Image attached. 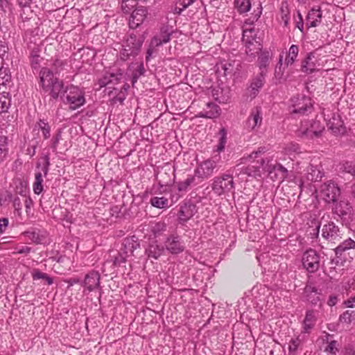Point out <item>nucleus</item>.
Wrapping results in <instances>:
<instances>
[{"mask_svg": "<svg viewBox=\"0 0 355 355\" xmlns=\"http://www.w3.org/2000/svg\"><path fill=\"white\" fill-rule=\"evenodd\" d=\"M39 85L42 92L48 94L53 99L56 100L61 94H64L69 109L75 110L85 103V93L78 87L73 85L64 89L62 80L53 76L52 71L47 67L41 69L39 73Z\"/></svg>", "mask_w": 355, "mask_h": 355, "instance_id": "obj_1", "label": "nucleus"}, {"mask_svg": "<svg viewBox=\"0 0 355 355\" xmlns=\"http://www.w3.org/2000/svg\"><path fill=\"white\" fill-rule=\"evenodd\" d=\"M144 40V33L130 31L123 40L122 49L119 55L120 59L126 61L130 57H136L139 53Z\"/></svg>", "mask_w": 355, "mask_h": 355, "instance_id": "obj_2", "label": "nucleus"}, {"mask_svg": "<svg viewBox=\"0 0 355 355\" xmlns=\"http://www.w3.org/2000/svg\"><path fill=\"white\" fill-rule=\"evenodd\" d=\"M242 42L245 47V53L248 60L252 61L261 51L262 44L258 40L254 28H246L243 30Z\"/></svg>", "mask_w": 355, "mask_h": 355, "instance_id": "obj_3", "label": "nucleus"}, {"mask_svg": "<svg viewBox=\"0 0 355 355\" xmlns=\"http://www.w3.org/2000/svg\"><path fill=\"white\" fill-rule=\"evenodd\" d=\"M234 189V178L230 174L223 173L213 180L211 189L218 196L232 192Z\"/></svg>", "mask_w": 355, "mask_h": 355, "instance_id": "obj_4", "label": "nucleus"}, {"mask_svg": "<svg viewBox=\"0 0 355 355\" xmlns=\"http://www.w3.org/2000/svg\"><path fill=\"white\" fill-rule=\"evenodd\" d=\"M312 108L311 100L305 95H297L291 99V112L304 115Z\"/></svg>", "mask_w": 355, "mask_h": 355, "instance_id": "obj_5", "label": "nucleus"}, {"mask_svg": "<svg viewBox=\"0 0 355 355\" xmlns=\"http://www.w3.org/2000/svg\"><path fill=\"white\" fill-rule=\"evenodd\" d=\"M216 166L217 163L216 161L212 159H207L198 164L194 170V173L196 176H197L198 180L202 182L205 179H208L213 175L214 171Z\"/></svg>", "mask_w": 355, "mask_h": 355, "instance_id": "obj_6", "label": "nucleus"}, {"mask_svg": "<svg viewBox=\"0 0 355 355\" xmlns=\"http://www.w3.org/2000/svg\"><path fill=\"white\" fill-rule=\"evenodd\" d=\"M302 261L309 272H315L320 268V257L315 250L309 249L304 253Z\"/></svg>", "mask_w": 355, "mask_h": 355, "instance_id": "obj_7", "label": "nucleus"}, {"mask_svg": "<svg viewBox=\"0 0 355 355\" xmlns=\"http://www.w3.org/2000/svg\"><path fill=\"white\" fill-rule=\"evenodd\" d=\"M269 162L268 158H261L260 160L257 161L256 165H250L243 168V173L252 177H261L265 172L269 173L272 168V165L269 164Z\"/></svg>", "mask_w": 355, "mask_h": 355, "instance_id": "obj_8", "label": "nucleus"}, {"mask_svg": "<svg viewBox=\"0 0 355 355\" xmlns=\"http://www.w3.org/2000/svg\"><path fill=\"white\" fill-rule=\"evenodd\" d=\"M340 194V189L334 182L329 181L321 185L320 196L327 203L335 202Z\"/></svg>", "mask_w": 355, "mask_h": 355, "instance_id": "obj_9", "label": "nucleus"}, {"mask_svg": "<svg viewBox=\"0 0 355 355\" xmlns=\"http://www.w3.org/2000/svg\"><path fill=\"white\" fill-rule=\"evenodd\" d=\"M164 247L172 254H178L184 250V242L178 234L168 235L164 241Z\"/></svg>", "mask_w": 355, "mask_h": 355, "instance_id": "obj_10", "label": "nucleus"}, {"mask_svg": "<svg viewBox=\"0 0 355 355\" xmlns=\"http://www.w3.org/2000/svg\"><path fill=\"white\" fill-rule=\"evenodd\" d=\"M324 128L319 121H313L305 122L304 125H302L299 132L302 136H304L309 139L319 137Z\"/></svg>", "mask_w": 355, "mask_h": 355, "instance_id": "obj_11", "label": "nucleus"}, {"mask_svg": "<svg viewBox=\"0 0 355 355\" xmlns=\"http://www.w3.org/2000/svg\"><path fill=\"white\" fill-rule=\"evenodd\" d=\"M100 280L101 275L99 272L92 270L85 275L84 280L81 282V286L89 292L94 291L96 289L101 290Z\"/></svg>", "mask_w": 355, "mask_h": 355, "instance_id": "obj_12", "label": "nucleus"}, {"mask_svg": "<svg viewBox=\"0 0 355 355\" xmlns=\"http://www.w3.org/2000/svg\"><path fill=\"white\" fill-rule=\"evenodd\" d=\"M148 15V10L144 6L137 7L131 13L129 19V27L132 31H135L141 24H143Z\"/></svg>", "mask_w": 355, "mask_h": 355, "instance_id": "obj_13", "label": "nucleus"}, {"mask_svg": "<svg viewBox=\"0 0 355 355\" xmlns=\"http://www.w3.org/2000/svg\"><path fill=\"white\" fill-rule=\"evenodd\" d=\"M327 126L335 135H343L346 132L344 123L338 114H332L327 123Z\"/></svg>", "mask_w": 355, "mask_h": 355, "instance_id": "obj_14", "label": "nucleus"}, {"mask_svg": "<svg viewBox=\"0 0 355 355\" xmlns=\"http://www.w3.org/2000/svg\"><path fill=\"white\" fill-rule=\"evenodd\" d=\"M322 235L325 239L334 243L341 238L339 227L333 222H329L323 226Z\"/></svg>", "mask_w": 355, "mask_h": 355, "instance_id": "obj_15", "label": "nucleus"}, {"mask_svg": "<svg viewBox=\"0 0 355 355\" xmlns=\"http://www.w3.org/2000/svg\"><path fill=\"white\" fill-rule=\"evenodd\" d=\"M352 207L347 200H340L333 208L334 214L343 219H349L352 215Z\"/></svg>", "mask_w": 355, "mask_h": 355, "instance_id": "obj_16", "label": "nucleus"}, {"mask_svg": "<svg viewBox=\"0 0 355 355\" xmlns=\"http://www.w3.org/2000/svg\"><path fill=\"white\" fill-rule=\"evenodd\" d=\"M164 252V247L157 241H150L145 249V254L148 259H158Z\"/></svg>", "mask_w": 355, "mask_h": 355, "instance_id": "obj_17", "label": "nucleus"}, {"mask_svg": "<svg viewBox=\"0 0 355 355\" xmlns=\"http://www.w3.org/2000/svg\"><path fill=\"white\" fill-rule=\"evenodd\" d=\"M196 212V206L193 203H184L180 207L178 218L180 223L188 221Z\"/></svg>", "mask_w": 355, "mask_h": 355, "instance_id": "obj_18", "label": "nucleus"}, {"mask_svg": "<svg viewBox=\"0 0 355 355\" xmlns=\"http://www.w3.org/2000/svg\"><path fill=\"white\" fill-rule=\"evenodd\" d=\"M140 248V243L138 242L135 236L127 237L123 239L122 243L121 251L126 256L132 254L133 252Z\"/></svg>", "mask_w": 355, "mask_h": 355, "instance_id": "obj_19", "label": "nucleus"}, {"mask_svg": "<svg viewBox=\"0 0 355 355\" xmlns=\"http://www.w3.org/2000/svg\"><path fill=\"white\" fill-rule=\"evenodd\" d=\"M172 31H170L167 26H163L160 29L159 34L152 38L153 45L159 46L163 44L168 43L171 40Z\"/></svg>", "mask_w": 355, "mask_h": 355, "instance_id": "obj_20", "label": "nucleus"}, {"mask_svg": "<svg viewBox=\"0 0 355 355\" xmlns=\"http://www.w3.org/2000/svg\"><path fill=\"white\" fill-rule=\"evenodd\" d=\"M220 109L216 104L209 102L207 103V109L199 112L198 117L206 119H214L220 115Z\"/></svg>", "mask_w": 355, "mask_h": 355, "instance_id": "obj_21", "label": "nucleus"}, {"mask_svg": "<svg viewBox=\"0 0 355 355\" xmlns=\"http://www.w3.org/2000/svg\"><path fill=\"white\" fill-rule=\"evenodd\" d=\"M269 176L273 180H284L288 176V170L281 164L276 163L272 165V170L269 171Z\"/></svg>", "mask_w": 355, "mask_h": 355, "instance_id": "obj_22", "label": "nucleus"}, {"mask_svg": "<svg viewBox=\"0 0 355 355\" xmlns=\"http://www.w3.org/2000/svg\"><path fill=\"white\" fill-rule=\"evenodd\" d=\"M306 300L312 304H316L320 301V293L312 284H306L304 289Z\"/></svg>", "mask_w": 355, "mask_h": 355, "instance_id": "obj_23", "label": "nucleus"}, {"mask_svg": "<svg viewBox=\"0 0 355 355\" xmlns=\"http://www.w3.org/2000/svg\"><path fill=\"white\" fill-rule=\"evenodd\" d=\"M262 122V112L260 107H256L252 110L250 116L248 119L247 124L248 128L254 129L257 126H260Z\"/></svg>", "mask_w": 355, "mask_h": 355, "instance_id": "obj_24", "label": "nucleus"}, {"mask_svg": "<svg viewBox=\"0 0 355 355\" xmlns=\"http://www.w3.org/2000/svg\"><path fill=\"white\" fill-rule=\"evenodd\" d=\"M201 182L198 180L196 174L189 175L187 178L183 181H180L177 183L178 190L180 192L187 191L189 187L191 186H196Z\"/></svg>", "mask_w": 355, "mask_h": 355, "instance_id": "obj_25", "label": "nucleus"}, {"mask_svg": "<svg viewBox=\"0 0 355 355\" xmlns=\"http://www.w3.org/2000/svg\"><path fill=\"white\" fill-rule=\"evenodd\" d=\"M265 76L266 72L264 70H262V71H261L259 74L252 80L250 89L251 93L253 94V97L257 94L259 90L263 87L265 81Z\"/></svg>", "mask_w": 355, "mask_h": 355, "instance_id": "obj_26", "label": "nucleus"}, {"mask_svg": "<svg viewBox=\"0 0 355 355\" xmlns=\"http://www.w3.org/2000/svg\"><path fill=\"white\" fill-rule=\"evenodd\" d=\"M315 58L314 53L310 52L302 62L301 70L306 73H311L315 71V63L312 61Z\"/></svg>", "mask_w": 355, "mask_h": 355, "instance_id": "obj_27", "label": "nucleus"}, {"mask_svg": "<svg viewBox=\"0 0 355 355\" xmlns=\"http://www.w3.org/2000/svg\"><path fill=\"white\" fill-rule=\"evenodd\" d=\"M213 96L219 103H227L231 98L230 92L228 88H218L214 89L213 91Z\"/></svg>", "mask_w": 355, "mask_h": 355, "instance_id": "obj_28", "label": "nucleus"}, {"mask_svg": "<svg viewBox=\"0 0 355 355\" xmlns=\"http://www.w3.org/2000/svg\"><path fill=\"white\" fill-rule=\"evenodd\" d=\"M324 173L320 170V166L311 164L307 169L306 178L311 182L320 181Z\"/></svg>", "mask_w": 355, "mask_h": 355, "instance_id": "obj_29", "label": "nucleus"}, {"mask_svg": "<svg viewBox=\"0 0 355 355\" xmlns=\"http://www.w3.org/2000/svg\"><path fill=\"white\" fill-rule=\"evenodd\" d=\"M316 316L313 310H309L306 312V315L303 321V328L305 332H309L311 329L316 322Z\"/></svg>", "mask_w": 355, "mask_h": 355, "instance_id": "obj_30", "label": "nucleus"}, {"mask_svg": "<svg viewBox=\"0 0 355 355\" xmlns=\"http://www.w3.org/2000/svg\"><path fill=\"white\" fill-rule=\"evenodd\" d=\"M11 105V98L8 92L0 93V114L8 112Z\"/></svg>", "mask_w": 355, "mask_h": 355, "instance_id": "obj_31", "label": "nucleus"}, {"mask_svg": "<svg viewBox=\"0 0 355 355\" xmlns=\"http://www.w3.org/2000/svg\"><path fill=\"white\" fill-rule=\"evenodd\" d=\"M271 57L272 55L269 51H261V53L258 58L259 67L261 71H262V70H264V71L266 73V68L269 65Z\"/></svg>", "mask_w": 355, "mask_h": 355, "instance_id": "obj_32", "label": "nucleus"}, {"mask_svg": "<svg viewBox=\"0 0 355 355\" xmlns=\"http://www.w3.org/2000/svg\"><path fill=\"white\" fill-rule=\"evenodd\" d=\"M355 248V241L351 239H347L343 242L340 243L335 249V253L337 257L342 254L343 252Z\"/></svg>", "mask_w": 355, "mask_h": 355, "instance_id": "obj_33", "label": "nucleus"}, {"mask_svg": "<svg viewBox=\"0 0 355 355\" xmlns=\"http://www.w3.org/2000/svg\"><path fill=\"white\" fill-rule=\"evenodd\" d=\"M299 53V46L295 44H292L289 48L288 54L285 59V64L286 66L292 65L296 60Z\"/></svg>", "mask_w": 355, "mask_h": 355, "instance_id": "obj_34", "label": "nucleus"}, {"mask_svg": "<svg viewBox=\"0 0 355 355\" xmlns=\"http://www.w3.org/2000/svg\"><path fill=\"white\" fill-rule=\"evenodd\" d=\"M153 207L159 209L167 208L168 207V200L165 197H153L150 200Z\"/></svg>", "mask_w": 355, "mask_h": 355, "instance_id": "obj_35", "label": "nucleus"}, {"mask_svg": "<svg viewBox=\"0 0 355 355\" xmlns=\"http://www.w3.org/2000/svg\"><path fill=\"white\" fill-rule=\"evenodd\" d=\"M28 48L30 51V56H39L41 55V52L43 50V44L41 41L39 43L31 41L28 44Z\"/></svg>", "mask_w": 355, "mask_h": 355, "instance_id": "obj_36", "label": "nucleus"}, {"mask_svg": "<svg viewBox=\"0 0 355 355\" xmlns=\"http://www.w3.org/2000/svg\"><path fill=\"white\" fill-rule=\"evenodd\" d=\"M219 139L218 144L217 145L216 151L220 153L223 151L225 147V144L227 143V130L225 128H222L220 129L219 132Z\"/></svg>", "mask_w": 355, "mask_h": 355, "instance_id": "obj_37", "label": "nucleus"}, {"mask_svg": "<svg viewBox=\"0 0 355 355\" xmlns=\"http://www.w3.org/2000/svg\"><path fill=\"white\" fill-rule=\"evenodd\" d=\"M33 280L44 279L48 285H51L53 283V279L49 276L46 273L40 271L39 269H35L32 273Z\"/></svg>", "mask_w": 355, "mask_h": 355, "instance_id": "obj_38", "label": "nucleus"}, {"mask_svg": "<svg viewBox=\"0 0 355 355\" xmlns=\"http://www.w3.org/2000/svg\"><path fill=\"white\" fill-rule=\"evenodd\" d=\"M8 150V137L0 132V161L6 156Z\"/></svg>", "mask_w": 355, "mask_h": 355, "instance_id": "obj_39", "label": "nucleus"}, {"mask_svg": "<svg viewBox=\"0 0 355 355\" xmlns=\"http://www.w3.org/2000/svg\"><path fill=\"white\" fill-rule=\"evenodd\" d=\"M235 7L239 13H245L250 10L251 2L250 0H235Z\"/></svg>", "mask_w": 355, "mask_h": 355, "instance_id": "obj_40", "label": "nucleus"}, {"mask_svg": "<svg viewBox=\"0 0 355 355\" xmlns=\"http://www.w3.org/2000/svg\"><path fill=\"white\" fill-rule=\"evenodd\" d=\"M43 177L41 172L35 173V180L33 183V191L35 194H40L43 191Z\"/></svg>", "mask_w": 355, "mask_h": 355, "instance_id": "obj_41", "label": "nucleus"}, {"mask_svg": "<svg viewBox=\"0 0 355 355\" xmlns=\"http://www.w3.org/2000/svg\"><path fill=\"white\" fill-rule=\"evenodd\" d=\"M37 125L42 130L44 139H49L51 136V127L49 123L46 122L44 120L40 119L37 122Z\"/></svg>", "mask_w": 355, "mask_h": 355, "instance_id": "obj_42", "label": "nucleus"}, {"mask_svg": "<svg viewBox=\"0 0 355 355\" xmlns=\"http://www.w3.org/2000/svg\"><path fill=\"white\" fill-rule=\"evenodd\" d=\"M127 257L121 251L118 252L117 254L114 256L111 261L107 260L106 263L112 262V264L115 267H119L122 263H125L127 261Z\"/></svg>", "mask_w": 355, "mask_h": 355, "instance_id": "obj_43", "label": "nucleus"}, {"mask_svg": "<svg viewBox=\"0 0 355 355\" xmlns=\"http://www.w3.org/2000/svg\"><path fill=\"white\" fill-rule=\"evenodd\" d=\"M261 14V8H258L257 11H254V13L252 17L248 19H246L244 21V24L243 26V30L246 28H254L253 26L254 23L257 21L260 17Z\"/></svg>", "mask_w": 355, "mask_h": 355, "instance_id": "obj_44", "label": "nucleus"}, {"mask_svg": "<svg viewBox=\"0 0 355 355\" xmlns=\"http://www.w3.org/2000/svg\"><path fill=\"white\" fill-rule=\"evenodd\" d=\"M25 234L28 236V238L35 243V244H41L43 243V241L45 239L44 235L40 234L39 232L33 231V232H26Z\"/></svg>", "mask_w": 355, "mask_h": 355, "instance_id": "obj_45", "label": "nucleus"}, {"mask_svg": "<svg viewBox=\"0 0 355 355\" xmlns=\"http://www.w3.org/2000/svg\"><path fill=\"white\" fill-rule=\"evenodd\" d=\"M11 79L9 69L6 67L0 68V85H6Z\"/></svg>", "mask_w": 355, "mask_h": 355, "instance_id": "obj_46", "label": "nucleus"}, {"mask_svg": "<svg viewBox=\"0 0 355 355\" xmlns=\"http://www.w3.org/2000/svg\"><path fill=\"white\" fill-rule=\"evenodd\" d=\"M158 184L161 187L168 186L171 184V179L167 173L159 172L157 175Z\"/></svg>", "mask_w": 355, "mask_h": 355, "instance_id": "obj_47", "label": "nucleus"}, {"mask_svg": "<svg viewBox=\"0 0 355 355\" xmlns=\"http://www.w3.org/2000/svg\"><path fill=\"white\" fill-rule=\"evenodd\" d=\"M66 65V62L60 59H55L53 63V70L50 69L53 74H60L64 69Z\"/></svg>", "mask_w": 355, "mask_h": 355, "instance_id": "obj_48", "label": "nucleus"}, {"mask_svg": "<svg viewBox=\"0 0 355 355\" xmlns=\"http://www.w3.org/2000/svg\"><path fill=\"white\" fill-rule=\"evenodd\" d=\"M145 69L143 63H140L137 69H135L132 75V84L134 85L138 79L144 74Z\"/></svg>", "mask_w": 355, "mask_h": 355, "instance_id": "obj_49", "label": "nucleus"}, {"mask_svg": "<svg viewBox=\"0 0 355 355\" xmlns=\"http://www.w3.org/2000/svg\"><path fill=\"white\" fill-rule=\"evenodd\" d=\"M195 1H196V0H179L178 3L180 6H181L182 8L176 6L175 8V12L178 15H180L183 10H184L186 8H187L189 6H191Z\"/></svg>", "mask_w": 355, "mask_h": 355, "instance_id": "obj_50", "label": "nucleus"}, {"mask_svg": "<svg viewBox=\"0 0 355 355\" xmlns=\"http://www.w3.org/2000/svg\"><path fill=\"white\" fill-rule=\"evenodd\" d=\"M8 198L10 200L12 201V205L15 210L17 212L18 215H20L21 210V202L18 196H15L11 193L8 195Z\"/></svg>", "mask_w": 355, "mask_h": 355, "instance_id": "obj_51", "label": "nucleus"}, {"mask_svg": "<svg viewBox=\"0 0 355 355\" xmlns=\"http://www.w3.org/2000/svg\"><path fill=\"white\" fill-rule=\"evenodd\" d=\"M166 225L164 223L159 222L153 227L152 232L155 236H159L166 230Z\"/></svg>", "mask_w": 355, "mask_h": 355, "instance_id": "obj_52", "label": "nucleus"}, {"mask_svg": "<svg viewBox=\"0 0 355 355\" xmlns=\"http://www.w3.org/2000/svg\"><path fill=\"white\" fill-rule=\"evenodd\" d=\"M135 0H122L121 8L123 12L128 13L131 9L136 6Z\"/></svg>", "mask_w": 355, "mask_h": 355, "instance_id": "obj_53", "label": "nucleus"}, {"mask_svg": "<svg viewBox=\"0 0 355 355\" xmlns=\"http://www.w3.org/2000/svg\"><path fill=\"white\" fill-rule=\"evenodd\" d=\"M62 130L60 129H59L56 132L55 135L53 136V137L51 140V148L53 152L57 151L58 145L60 139H62Z\"/></svg>", "mask_w": 355, "mask_h": 355, "instance_id": "obj_54", "label": "nucleus"}, {"mask_svg": "<svg viewBox=\"0 0 355 355\" xmlns=\"http://www.w3.org/2000/svg\"><path fill=\"white\" fill-rule=\"evenodd\" d=\"M42 159L43 160V164L42 166V171L44 174V176H46V175L49 173V166H50V157L49 154L44 155L42 157Z\"/></svg>", "mask_w": 355, "mask_h": 355, "instance_id": "obj_55", "label": "nucleus"}, {"mask_svg": "<svg viewBox=\"0 0 355 355\" xmlns=\"http://www.w3.org/2000/svg\"><path fill=\"white\" fill-rule=\"evenodd\" d=\"M112 75L110 73H107L105 74L101 79L98 80V84L100 85V87H106L109 85H112Z\"/></svg>", "mask_w": 355, "mask_h": 355, "instance_id": "obj_56", "label": "nucleus"}, {"mask_svg": "<svg viewBox=\"0 0 355 355\" xmlns=\"http://www.w3.org/2000/svg\"><path fill=\"white\" fill-rule=\"evenodd\" d=\"M352 311H346L340 316V321L345 323H350L352 320Z\"/></svg>", "mask_w": 355, "mask_h": 355, "instance_id": "obj_57", "label": "nucleus"}, {"mask_svg": "<svg viewBox=\"0 0 355 355\" xmlns=\"http://www.w3.org/2000/svg\"><path fill=\"white\" fill-rule=\"evenodd\" d=\"M31 66L33 69H38L40 66V62L43 60L41 55L39 56H30Z\"/></svg>", "mask_w": 355, "mask_h": 355, "instance_id": "obj_58", "label": "nucleus"}, {"mask_svg": "<svg viewBox=\"0 0 355 355\" xmlns=\"http://www.w3.org/2000/svg\"><path fill=\"white\" fill-rule=\"evenodd\" d=\"M299 343H300V340L298 338L291 339V345L288 347L289 353L294 354L297 351V349L298 348Z\"/></svg>", "mask_w": 355, "mask_h": 355, "instance_id": "obj_59", "label": "nucleus"}, {"mask_svg": "<svg viewBox=\"0 0 355 355\" xmlns=\"http://www.w3.org/2000/svg\"><path fill=\"white\" fill-rule=\"evenodd\" d=\"M266 151L265 147H259L257 150L253 151L250 155V157L251 159H257L259 157V155L263 154Z\"/></svg>", "mask_w": 355, "mask_h": 355, "instance_id": "obj_60", "label": "nucleus"}, {"mask_svg": "<svg viewBox=\"0 0 355 355\" xmlns=\"http://www.w3.org/2000/svg\"><path fill=\"white\" fill-rule=\"evenodd\" d=\"M337 341L331 340L329 343L328 346L325 349V351L329 352L331 354H335L338 349H336Z\"/></svg>", "mask_w": 355, "mask_h": 355, "instance_id": "obj_61", "label": "nucleus"}, {"mask_svg": "<svg viewBox=\"0 0 355 355\" xmlns=\"http://www.w3.org/2000/svg\"><path fill=\"white\" fill-rule=\"evenodd\" d=\"M308 17H309V19H310L311 17H313L314 19L317 18L319 20H320V19L322 17V12L320 9H318V10L312 9L311 10V12L309 13Z\"/></svg>", "mask_w": 355, "mask_h": 355, "instance_id": "obj_62", "label": "nucleus"}, {"mask_svg": "<svg viewBox=\"0 0 355 355\" xmlns=\"http://www.w3.org/2000/svg\"><path fill=\"white\" fill-rule=\"evenodd\" d=\"M343 355H355V347L353 345L349 344L344 348Z\"/></svg>", "mask_w": 355, "mask_h": 355, "instance_id": "obj_63", "label": "nucleus"}, {"mask_svg": "<svg viewBox=\"0 0 355 355\" xmlns=\"http://www.w3.org/2000/svg\"><path fill=\"white\" fill-rule=\"evenodd\" d=\"M125 99V95L124 94V93L120 91L119 93H118L115 96L113 97L112 101L114 103L119 102L121 104H122Z\"/></svg>", "mask_w": 355, "mask_h": 355, "instance_id": "obj_64", "label": "nucleus"}]
</instances>
